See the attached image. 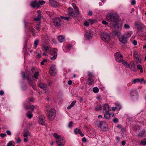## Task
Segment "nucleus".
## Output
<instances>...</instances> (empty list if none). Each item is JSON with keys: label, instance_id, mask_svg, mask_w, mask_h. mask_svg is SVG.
<instances>
[{"label": "nucleus", "instance_id": "1", "mask_svg": "<svg viewBox=\"0 0 146 146\" xmlns=\"http://www.w3.org/2000/svg\"><path fill=\"white\" fill-rule=\"evenodd\" d=\"M119 17L117 13L111 12L106 15V20L110 22H115L117 21Z\"/></svg>", "mask_w": 146, "mask_h": 146}, {"label": "nucleus", "instance_id": "2", "mask_svg": "<svg viewBox=\"0 0 146 146\" xmlns=\"http://www.w3.org/2000/svg\"><path fill=\"white\" fill-rule=\"evenodd\" d=\"M54 137L57 140L56 142L58 145L63 146L65 143V141L64 137L60 135H59L56 133H55L53 135Z\"/></svg>", "mask_w": 146, "mask_h": 146}, {"label": "nucleus", "instance_id": "3", "mask_svg": "<svg viewBox=\"0 0 146 146\" xmlns=\"http://www.w3.org/2000/svg\"><path fill=\"white\" fill-rule=\"evenodd\" d=\"M68 12L67 15L70 17V19H72V18L78 16L79 15V10H77L76 11H75L71 7H69L68 9Z\"/></svg>", "mask_w": 146, "mask_h": 146}, {"label": "nucleus", "instance_id": "4", "mask_svg": "<svg viewBox=\"0 0 146 146\" xmlns=\"http://www.w3.org/2000/svg\"><path fill=\"white\" fill-rule=\"evenodd\" d=\"M22 74L24 79H27L30 82L34 81L33 74V73H30V71H29L27 73L26 76L25 75V73L24 72H22Z\"/></svg>", "mask_w": 146, "mask_h": 146}, {"label": "nucleus", "instance_id": "5", "mask_svg": "<svg viewBox=\"0 0 146 146\" xmlns=\"http://www.w3.org/2000/svg\"><path fill=\"white\" fill-rule=\"evenodd\" d=\"M56 111L54 109H51L48 112L47 116L49 120H53L55 116Z\"/></svg>", "mask_w": 146, "mask_h": 146}, {"label": "nucleus", "instance_id": "6", "mask_svg": "<svg viewBox=\"0 0 146 146\" xmlns=\"http://www.w3.org/2000/svg\"><path fill=\"white\" fill-rule=\"evenodd\" d=\"M45 3V2L43 0L39 1L38 2L35 0L32 1L30 3V5L33 8H35V7L38 8L40 5H42L43 3L44 4Z\"/></svg>", "mask_w": 146, "mask_h": 146}, {"label": "nucleus", "instance_id": "7", "mask_svg": "<svg viewBox=\"0 0 146 146\" xmlns=\"http://www.w3.org/2000/svg\"><path fill=\"white\" fill-rule=\"evenodd\" d=\"M98 126L100 127L102 131H105L108 129V126L107 124L103 121L100 122Z\"/></svg>", "mask_w": 146, "mask_h": 146}, {"label": "nucleus", "instance_id": "8", "mask_svg": "<svg viewBox=\"0 0 146 146\" xmlns=\"http://www.w3.org/2000/svg\"><path fill=\"white\" fill-rule=\"evenodd\" d=\"M101 38L104 41H108L110 38V36L106 33H101L100 34Z\"/></svg>", "mask_w": 146, "mask_h": 146}, {"label": "nucleus", "instance_id": "9", "mask_svg": "<svg viewBox=\"0 0 146 146\" xmlns=\"http://www.w3.org/2000/svg\"><path fill=\"white\" fill-rule=\"evenodd\" d=\"M115 56L117 61L120 62L123 60V56L119 52H117L115 54Z\"/></svg>", "mask_w": 146, "mask_h": 146}, {"label": "nucleus", "instance_id": "10", "mask_svg": "<svg viewBox=\"0 0 146 146\" xmlns=\"http://www.w3.org/2000/svg\"><path fill=\"white\" fill-rule=\"evenodd\" d=\"M50 74L52 76H54L56 73V70L55 66L52 65L50 68Z\"/></svg>", "mask_w": 146, "mask_h": 146}, {"label": "nucleus", "instance_id": "11", "mask_svg": "<svg viewBox=\"0 0 146 146\" xmlns=\"http://www.w3.org/2000/svg\"><path fill=\"white\" fill-rule=\"evenodd\" d=\"M93 36V33L90 31H86L85 34V37L88 40L92 39V38Z\"/></svg>", "mask_w": 146, "mask_h": 146}, {"label": "nucleus", "instance_id": "12", "mask_svg": "<svg viewBox=\"0 0 146 146\" xmlns=\"http://www.w3.org/2000/svg\"><path fill=\"white\" fill-rule=\"evenodd\" d=\"M53 23L54 25L56 27L60 25L61 19L59 17H56L53 19Z\"/></svg>", "mask_w": 146, "mask_h": 146}, {"label": "nucleus", "instance_id": "13", "mask_svg": "<svg viewBox=\"0 0 146 146\" xmlns=\"http://www.w3.org/2000/svg\"><path fill=\"white\" fill-rule=\"evenodd\" d=\"M45 117L44 115H42L40 116L39 119V123L42 125H44L45 123Z\"/></svg>", "mask_w": 146, "mask_h": 146}, {"label": "nucleus", "instance_id": "14", "mask_svg": "<svg viewBox=\"0 0 146 146\" xmlns=\"http://www.w3.org/2000/svg\"><path fill=\"white\" fill-rule=\"evenodd\" d=\"M103 113L104 114L105 118L107 119H109L110 117H113V114L112 115L110 113L109 111H106L103 112Z\"/></svg>", "mask_w": 146, "mask_h": 146}, {"label": "nucleus", "instance_id": "15", "mask_svg": "<svg viewBox=\"0 0 146 146\" xmlns=\"http://www.w3.org/2000/svg\"><path fill=\"white\" fill-rule=\"evenodd\" d=\"M49 5L53 7H56L58 5V3L54 0H49Z\"/></svg>", "mask_w": 146, "mask_h": 146}, {"label": "nucleus", "instance_id": "16", "mask_svg": "<svg viewBox=\"0 0 146 146\" xmlns=\"http://www.w3.org/2000/svg\"><path fill=\"white\" fill-rule=\"evenodd\" d=\"M135 25L139 30H141L143 27V24L140 22H136L135 23Z\"/></svg>", "mask_w": 146, "mask_h": 146}, {"label": "nucleus", "instance_id": "17", "mask_svg": "<svg viewBox=\"0 0 146 146\" xmlns=\"http://www.w3.org/2000/svg\"><path fill=\"white\" fill-rule=\"evenodd\" d=\"M119 39L122 43H125L127 42V38L125 35H123L120 37Z\"/></svg>", "mask_w": 146, "mask_h": 146}, {"label": "nucleus", "instance_id": "18", "mask_svg": "<svg viewBox=\"0 0 146 146\" xmlns=\"http://www.w3.org/2000/svg\"><path fill=\"white\" fill-rule=\"evenodd\" d=\"M109 110V106L107 104H105L103 106V112L108 111Z\"/></svg>", "mask_w": 146, "mask_h": 146}, {"label": "nucleus", "instance_id": "19", "mask_svg": "<svg viewBox=\"0 0 146 146\" xmlns=\"http://www.w3.org/2000/svg\"><path fill=\"white\" fill-rule=\"evenodd\" d=\"M146 82L144 78H142L134 79L133 82Z\"/></svg>", "mask_w": 146, "mask_h": 146}, {"label": "nucleus", "instance_id": "20", "mask_svg": "<svg viewBox=\"0 0 146 146\" xmlns=\"http://www.w3.org/2000/svg\"><path fill=\"white\" fill-rule=\"evenodd\" d=\"M58 38L59 42H63L65 40V37L62 35L58 36Z\"/></svg>", "mask_w": 146, "mask_h": 146}, {"label": "nucleus", "instance_id": "21", "mask_svg": "<svg viewBox=\"0 0 146 146\" xmlns=\"http://www.w3.org/2000/svg\"><path fill=\"white\" fill-rule=\"evenodd\" d=\"M39 86L44 90L46 89L47 85L44 84L43 83H40L38 84Z\"/></svg>", "mask_w": 146, "mask_h": 146}, {"label": "nucleus", "instance_id": "22", "mask_svg": "<svg viewBox=\"0 0 146 146\" xmlns=\"http://www.w3.org/2000/svg\"><path fill=\"white\" fill-rule=\"evenodd\" d=\"M42 47L44 49L46 52L48 51L50 48L49 47V46H48L47 45H46V44L43 45Z\"/></svg>", "mask_w": 146, "mask_h": 146}, {"label": "nucleus", "instance_id": "23", "mask_svg": "<svg viewBox=\"0 0 146 146\" xmlns=\"http://www.w3.org/2000/svg\"><path fill=\"white\" fill-rule=\"evenodd\" d=\"M41 14H39L34 19V20L35 21H39L41 19Z\"/></svg>", "mask_w": 146, "mask_h": 146}, {"label": "nucleus", "instance_id": "24", "mask_svg": "<svg viewBox=\"0 0 146 146\" xmlns=\"http://www.w3.org/2000/svg\"><path fill=\"white\" fill-rule=\"evenodd\" d=\"M57 55V52L56 51H54L53 52V56L52 57H51L50 58V59L52 60H55Z\"/></svg>", "mask_w": 146, "mask_h": 146}, {"label": "nucleus", "instance_id": "25", "mask_svg": "<svg viewBox=\"0 0 146 146\" xmlns=\"http://www.w3.org/2000/svg\"><path fill=\"white\" fill-rule=\"evenodd\" d=\"M102 109V106L100 105H98L96 106L95 110L96 111H98L101 110Z\"/></svg>", "mask_w": 146, "mask_h": 146}, {"label": "nucleus", "instance_id": "26", "mask_svg": "<svg viewBox=\"0 0 146 146\" xmlns=\"http://www.w3.org/2000/svg\"><path fill=\"white\" fill-rule=\"evenodd\" d=\"M33 77L34 79H38L39 76V74L38 72L37 71L35 72L33 74Z\"/></svg>", "mask_w": 146, "mask_h": 146}, {"label": "nucleus", "instance_id": "27", "mask_svg": "<svg viewBox=\"0 0 146 146\" xmlns=\"http://www.w3.org/2000/svg\"><path fill=\"white\" fill-rule=\"evenodd\" d=\"M76 103V100L74 101L67 108V109H70L71 108L73 107Z\"/></svg>", "mask_w": 146, "mask_h": 146}, {"label": "nucleus", "instance_id": "28", "mask_svg": "<svg viewBox=\"0 0 146 146\" xmlns=\"http://www.w3.org/2000/svg\"><path fill=\"white\" fill-rule=\"evenodd\" d=\"M30 133L28 131H25L24 132L23 134V136L25 137H27L30 135Z\"/></svg>", "mask_w": 146, "mask_h": 146}, {"label": "nucleus", "instance_id": "29", "mask_svg": "<svg viewBox=\"0 0 146 146\" xmlns=\"http://www.w3.org/2000/svg\"><path fill=\"white\" fill-rule=\"evenodd\" d=\"M114 27L115 29H116V30H118L119 31H120L121 30V27H119L118 24L117 23H115L114 25Z\"/></svg>", "mask_w": 146, "mask_h": 146}, {"label": "nucleus", "instance_id": "30", "mask_svg": "<svg viewBox=\"0 0 146 146\" xmlns=\"http://www.w3.org/2000/svg\"><path fill=\"white\" fill-rule=\"evenodd\" d=\"M131 93L132 96H135L137 98V94L135 91H132Z\"/></svg>", "mask_w": 146, "mask_h": 146}, {"label": "nucleus", "instance_id": "31", "mask_svg": "<svg viewBox=\"0 0 146 146\" xmlns=\"http://www.w3.org/2000/svg\"><path fill=\"white\" fill-rule=\"evenodd\" d=\"M129 67L130 68L131 70L134 71L135 70V64L134 63H133L130 64Z\"/></svg>", "mask_w": 146, "mask_h": 146}, {"label": "nucleus", "instance_id": "32", "mask_svg": "<svg viewBox=\"0 0 146 146\" xmlns=\"http://www.w3.org/2000/svg\"><path fill=\"white\" fill-rule=\"evenodd\" d=\"M145 132L144 131H142L139 132L138 134V136L139 137H142L145 133Z\"/></svg>", "mask_w": 146, "mask_h": 146}, {"label": "nucleus", "instance_id": "33", "mask_svg": "<svg viewBox=\"0 0 146 146\" xmlns=\"http://www.w3.org/2000/svg\"><path fill=\"white\" fill-rule=\"evenodd\" d=\"M15 139L16 141V143H20L21 142V138L19 137L15 138Z\"/></svg>", "mask_w": 146, "mask_h": 146}, {"label": "nucleus", "instance_id": "34", "mask_svg": "<svg viewBox=\"0 0 146 146\" xmlns=\"http://www.w3.org/2000/svg\"><path fill=\"white\" fill-rule=\"evenodd\" d=\"M122 63L127 67H130V65L128 64L125 61L123 60L122 61Z\"/></svg>", "mask_w": 146, "mask_h": 146}, {"label": "nucleus", "instance_id": "35", "mask_svg": "<svg viewBox=\"0 0 146 146\" xmlns=\"http://www.w3.org/2000/svg\"><path fill=\"white\" fill-rule=\"evenodd\" d=\"M60 17L61 18H62V19H64L66 20L67 21H68L70 20H71V19H70V17H69V16H68V17H66L61 16Z\"/></svg>", "mask_w": 146, "mask_h": 146}, {"label": "nucleus", "instance_id": "36", "mask_svg": "<svg viewBox=\"0 0 146 146\" xmlns=\"http://www.w3.org/2000/svg\"><path fill=\"white\" fill-rule=\"evenodd\" d=\"M93 90L94 92L97 93L98 92L99 90L97 87H95L93 88Z\"/></svg>", "mask_w": 146, "mask_h": 146}, {"label": "nucleus", "instance_id": "37", "mask_svg": "<svg viewBox=\"0 0 146 146\" xmlns=\"http://www.w3.org/2000/svg\"><path fill=\"white\" fill-rule=\"evenodd\" d=\"M30 112V111H29L28 113L27 114V115L29 118L31 119L32 117L33 114L32 113H29Z\"/></svg>", "mask_w": 146, "mask_h": 146}, {"label": "nucleus", "instance_id": "38", "mask_svg": "<svg viewBox=\"0 0 146 146\" xmlns=\"http://www.w3.org/2000/svg\"><path fill=\"white\" fill-rule=\"evenodd\" d=\"M72 5L74 9V10L75 11H76L77 10H78L77 6L74 3H72Z\"/></svg>", "mask_w": 146, "mask_h": 146}, {"label": "nucleus", "instance_id": "39", "mask_svg": "<svg viewBox=\"0 0 146 146\" xmlns=\"http://www.w3.org/2000/svg\"><path fill=\"white\" fill-rule=\"evenodd\" d=\"M73 122L72 121L70 122L68 125V127L70 128H72L73 126Z\"/></svg>", "mask_w": 146, "mask_h": 146}, {"label": "nucleus", "instance_id": "40", "mask_svg": "<svg viewBox=\"0 0 146 146\" xmlns=\"http://www.w3.org/2000/svg\"><path fill=\"white\" fill-rule=\"evenodd\" d=\"M141 143L143 145H146V139H145L141 141Z\"/></svg>", "mask_w": 146, "mask_h": 146}, {"label": "nucleus", "instance_id": "41", "mask_svg": "<svg viewBox=\"0 0 146 146\" xmlns=\"http://www.w3.org/2000/svg\"><path fill=\"white\" fill-rule=\"evenodd\" d=\"M39 41L38 40L36 39L35 41V47L36 48L38 44Z\"/></svg>", "mask_w": 146, "mask_h": 146}, {"label": "nucleus", "instance_id": "42", "mask_svg": "<svg viewBox=\"0 0 146 146\" xmlns=\"http://www.w3.org/2000/svg\"><path fill=\"white\" fill-rule=\"evenodd\" d=\"M133 56L135 58H137V57L139 56L138 55V53L136 51H134L133 53Z\"/></svg>", "mask_w": 146, "mask_h": 146}, {"label": "nucleus", "instance_id": "43", "mask_svg": "<svg viewBox=\"0 0 146 146\" xmlns=\"http://www.w3.org/2000/svg\"><path fill=\"white\" fill-rule=\"evenodd\" d=\"M94 75V73L92 72H89L88 75L89 77H91L92 76H93Z\"/></svg>", "mask_w": 146, "mask_h": 146}, {"label": "nucleus", "instance_id": "44", "mask_svg": "<svg viewBox=\"0 0 146 146\" xmlns=\"http://www.w3.org/2000/svg\"><path fill=\"white\" fill-rule=\"evenodd\" d=\"M135 59L137 62H139L141 61V60L139 56L137 57V58H135Z\"/></svg>", "mask_w": 146, "mask_h": 146}, {"label": "nucleus", "instance_id": "45", "mask_svg": "<svg viewBox=\"0 0 146 146\" xmlns=\"http://www.w3.org/2000/svg\"><path fill=\"white\" fill-rule=\"evenodd\" d=\"M88 82H93L94 81L92 77H89L88 80Z\"/></svg>", "mask_w": 146, "mask_h": 146}, {"label": "nucleus", "instance_id": "46", "mask_svg": "<svg viewBox=\"0 0 146 146\" xmlns=\"http://www.w3.org/2000/svg\"><path fill=\"white\" fill-rule=\"evenodd\" d=\"M13 145V142L12 141H10L8 143L7 146H12Z\"/></svg>", "mask_w": 146, "mask_h": 146}, {"label": "nucleus", "instance_id": "47", "mask_svg": "<svg viewBox=\"0 0 146 146\" xmlns=\"http://www.w3.org/2000/svg\"><path fill=\"white\" fill-rule=\"evenodd\" d=\"M124 27L125 29H129L130 28L129 25H128L127 24H125L124 25Z\"/></svg>", "mask_w": 146, "mask_h": 146}, {"label": "nucleus", "instance_id": "48", "mask_svg": "<svg viewBox=\"0 0 146 146\" xmlns=\"http://www.w3.org/2000/svg\"><path fill=\"white\" fill-rule=\"evenodd\" d=\"M78 133H79L82 137L84 136V134L82 133L81 130L80 129H78Z\"/></svg>", "mask_w": 146, "mask_h": 146}, {"label": "nucleus", "instance_id": "49", "mask_svg": "<svg viewBox=\"0 0 146 146\" xmlns=\"http://www.w3.org/2000/svg\"><path fill=\"white\" fill-rule=\"evenodd\" d=\"M40 28V27L39 25H37L36 26V29L38 30H39Z\"/></svg>", "mask_w": 146, "mask_h": 146}, {"label": "nucleus", "instance_id": "50", "mask_svg": "<svg viewBox=\"0 0 146 146\" xmlns=\"http://www.w3.org/2000/svg\"><path fill=\"white\" fill-rule=\"evenodd\" d=\"M136 4V1L135 0H132L131 1V4L132 5H134Z\"/></svg>", "mask_w": 146, "mask_h": 146}, {"label": "nucleus", "instance_id": "51", "mask_svg": "<svg viewBox=\"0 0 146 146\" xmlns=\"http://www.w3.org/2000/svg\"><path fill=\"white\" fill-rule=\"evenodd\" d=\"M47 61V60L46 59H44L41 62V64L42 65H44V62H46Z\"/></svg>", "mask_w": 146, "mask_h": 146}, {"label": "nucleus", "instance_id": "52", "mask_svg": "<svg viewBox=\"0 0 146 146\" xmlns=\"http://www.w3.org/2000/svg\"><path fill=\"white\" fill-rule=\"evenodd\" d=\"M84 25L86 26H88L89 25L88 22L87 21L85 22L84 23Z\"/></svg>", "mask_w": 146, "mask_h": 146}, {"label": "nucleus", "instance_id": "53", "mask_svg": "<svg viewBox=\"0 0 146 146\" xmlns=\"http://www.w3.org/2000/svg\"><path fill=\"white\" fill-rule=\"evenodd\" d=\"M113 121L115 123H117L118 121V119L116 118H114L113 120Z\"/></svg>", "mask_w": 146, "mask_h": 146}, {"label": "nucleus", "instance_id": "54", "mask_svg": "<svg viewBox=\"0 0 146 146\" xmlns=\"http://www.w3.org/2000/svg\"><path fill=\"white\" fill-rule=\"evenodd\" d=\"M137 68L138 69H143L142 66H141L140 64L138 65L137 66Z\"/></svg>", "mask_w": 146, "mask_h": 146}, {"label": "nucleus", "instance_id": "55", "mask_svg": "<svg viewBox=\"0 0 146 146\" xmlns=\"http://www.w3.org/2000/svg\"><path fill=\"white\" fill-rule=\"evenodd\" d=\"M102 23L103 24L107 25L108 24V23L106 21H102Z\"/></svg>", "mask_w": 146, "mask_h": 146}, {"label": "nucleus", "instance_id": "56", "mask_svg": "<svg viewBox=\"0 0 146 146\" xmlns=\"http://www.w3.org/2000/svg\"><path fill=\"white\" fill-rule=\"evenodd\" d=\"M35 108V106H34L31 105L30 106V108L33 111Z\"/></svg>", "mask_w": 146, "mask_h": 146}, {"label": "nucleus", "instance_id": "57", "mask_svg": "<svg viewBox=\"0 0 146 146\" xmlns=\"http://www.w3.org/2000/svg\"><path fill=\"white\" fill-rule=\"evenodd\" d=\"M89 21L91 24H93L94 23V20H92V19H90L89 20Z\"/></svg>", "mask_w": 146, "mask_h": 146}, {"label": "nucleus", "instance_id": "58", "mask_svg": "<svg viewBox=\"0 0 146 146\" xmlns=\"http://www.w3.org/2000/svg\"><path fill=\"white\" fill-rule=\"evenodd\" d=\"M7 135L5 133H1L0 135V136L2 137H4L6 136Z\"/></svg>", "mask_w": 146, "mask_h": 146}, {"label": "nucleus", "instance_id": "59", "mask_svg": "<svg viewBox=\"0 0 146 146\" xmlns=\"http://www.w3.org/2000/svg\"><path fill=\"white\" fill-rule=\"evenodd\" d=\"M6 133L8 135H11V132H10V131L9 130H7V131H6Z\"/></svg>", "mask_w": 146, "mask_h": 146}, {"label": "nucleus", "instance_id": "60", "mask_svg": "<svg viewBox=\"0 0 146 146\" xmlns=\"http://www.w3.org/2000/svg\"><path fill=\"white\" fill-rule=\"evenodd\" d=\"M116 107H117V109L119 110H120L121 108V107L120 104L118 105Z\"/></svg>", "mask_w": 146, "mask_h": 146}, {"label": "nucleus", "instance_id": "61", "mask_svg": "<svg viewBox=\"0 0 146 146\" xmlns=\"http://www.w3.org/2000/svg\"><path fill=\"white\" fill-rule=\"evenodd\" d=\"M28 139L27 137H25L24 139V141L25 142H27L28 141Z\"/></svg>", "mask_w": 146, "mask_h": 146}, {"label": "nucleus", "instance_id": "62", "mask_svg": "<svg viewBox=\"0 0 146 146\" xmlns=\"http://www.w3.org/2000/svg\"><path fill=\"white\" fill-rule=\"evenodd\" d=\"M137 42L136 40H133V43L134 45H136L137 44Z\"/></svg>", "mask_w": 146, "mask_h": 146}, {"label": "nucleus", "instance_id": "63", "mask_svg": "<svg viewBox=\"0 0 146 146\" xmlns=\"http://www.w3.org/2000/svg\"><path fill=\"white\" fill-rule=\"evenodd\" d=\"M82 141L83 142H86L87 141V140L85 137H83L82 139Z\"/></svg>", "mask_w": 146, "mask_h": 146}, {"label": "nucleus", "instance_id": "64", "mask_svg": "<svg viewBox=\"0 0 146 146\" xmlns=\"http://www.w3.org/2000/svg\"><path fill=\"white\" fill-rule=\"evenodd\" d=\"M4 93L3 91L1 90L0 91V95L2 96L4 94Z\"/></svg>", "mask_w": 146, "mask_h": 146}]
</instances>
